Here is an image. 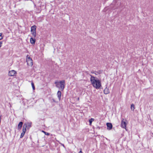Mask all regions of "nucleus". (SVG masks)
Wrapping results in <instances>:
<instances>
[{"mask_svg": "<svg viewBox=\"0 0 153 153\" xmlns=\"http://www.w3.org/2000/svg\"><path fill=\"white\" fill-rule=\"evenodd\" d=\"M91 76L90 81L93 87L97 89H99L100 88L101 86V81L98 79L96 77L90 75Z\"/></svg>", "mask_w": 153, "mask_h": 153, "instance_id": "obj_1", "label": "nucleus"}, {"mask_svg": "<svg viewBox=\"0 0 153 153\" xmlns=\"http://www.w3.org/2000/svg\"><path fill=\"white\" fill-rule=\"evenodd\" d=\"M32 124V123L31 122L25 123L23 125V128L25 129V130L26 131V128L27 129H29L31 127Z\"/></svg>", "mask_w": 153, "mask_h": 153, "instance_id": "obj_2", "label": "nucleus"}, {"mask_svg": "<svg viewBox=\"0 0 153 153\" xmlns=\"http://www.w3.org/2000/svg\"><path fill=\"white\" fill-rule=\"evenodd\" d=\"M59 83L60 84V87L61 88V90L63 91L65 87V82L64 80L60 81H59Z\"/></svg>", "mask_w": 153, "mask_h": 153, "instance_id": "obj_3", "label": "nucleus"}, {"mask_svg": "<svg viewBox=\"0 0 153 153\" xmlns=\"http://www.w3.org/2000/svg\"><path fill=\"white\" fill-rule=\"evenodd\" d=\"M26 61L28 65L32 66L33 65V60L30 57L27 58Z\"/></svg>", "mask_w": 153, "mask_h": 153, "instance_id": "obj_4", "label": "nucleus"}, {"mask_svg": "<svg viewBox=\"0 0 153 153\" xmlns=\"http://www.w3.org/2000/svg\"><path fill=\"white\" fill-rule=\"evenodd\" d=\"M16 74V71L12 70L9 71L8 74L10 76H14Z\"/></svg>", "mask_w": 153, "mask_h": 153, "instance_id": "obj_5", "label": "nucleus"}, {"mask_svg": "<svg viewBox=\"0 0 153 153\" xmlns=\"http://www.w3.org/2000/svg\"><path fill=\"white\" fill-rule=\"evenodd\" d=\"M124 120L123 119L121 121V126L122 128H126V122L123 121Z\"/></svg>", "mask_w": 153, "mask_h": 153, "instance_id": "obj_6", "label": "nucleus"}, {"mask_svg": "<svg viewBox=\"0 0 153 153\" xmlns=\"http://www.w3.org/2000/svg\"><path fill=\"white\" fill-rule=\"evenodd\" d=\"M107 129L108 130H111L112 128V125L111 123H106Z\"/></svg>", "mask_w": 153, "mask_h": 153, "instance_id": "obj_7", "label": "nucleus"}, {"mask_svg": "<svg viewBox=\"0 0 153 153\" xmlns=\"http://www.w3.org/2000/svg\"><path fill=\"white\" fill-rule=\"evenodd\" d=\"M23 124V122H20L19 123L17 127V129L18 130H20L21 129V128Z\"/></svg>", "mask_w": 153, "mask_h": 153, "instance_id": "obj_8", "label": "nucleus"}, {"mask_svg": "<svg viewBox=\"0 0 153 153\" xmlns=\"http://www.w3.org/2000/svg\"><path fill=\"white\" fill-rule=\"evenodd\" d=\"M62 93L60 91H58L57 92V95L59 99V100L60 101L61 100Z\"/></svg>", "mask_w": 153, "mask_h": 153, "instance_id": "obj_9", "label": "nucleus"}, {"mask_svg": "<svg viewBox=\"0 0 153 153\" xmlns=\"http://www.w3.org/2000/svg\"><path fill=\"white\" fill-rule=\"evenodd\" d=\"M26 131L25 130V129L23 128L22 129V132L21 133V134L20 136V138H22L24 136L26 132Z\"/></svg>", "mask_w": 153, "mask_h": 153, "instance_id": "obj_10", "label": "nucleus"}, {"mask_svg": "<svg viewBox=\"0 0 153 153\" xmlns=\"http://www.w3.org/2000/svg\"><path fill=\"white\" fill-rule=\"evenodd\" d=\"M30 42L32 44H34L36 42V39H35L31 37L30 39Z\"/></svg>", "mask_w": 153, "mask_h": 153, "instance_id": "obj_11", "label": "nucleus"}, {"mask_svg": "<svg viewBox=\"0 0 153 153\" xmlns=\"http://www.w3.org/2000/svg\"><path fill=\"white\" fill-rule=\"evenodd\" d=\"M104 93L105 94H107L109 93L108 89L107 88V87H106L104 89Z\"/></svg>", "mask_w": 153, "mask_h": 153, "instance_id": "obj_12", "label": "nucleus"}, {"mask_svg": "<svg viewBox=\"0 0 153 153\" xmlns=\"http://www.w3.org/2000/svg\"><path fill=\"white\" fill-rule=\"evenodd\" d=\"M36 27L35 25L31 27V31H36Z\"/></svg>", "mask_w": 153, "mask_h": 153, "instance_id": "obj_13", "label": "nucleus"}, {"mask_svg": "<svg viewBox=\"0 0 153 153\" xmlns=\"http://www.w3.org/2000/svg\"><path fill=\"white\" fill-rule=\"evenodd\" d=\"M94 119L93 118H91V119L89 120V125H91L93 121H94Z\"/></svg>", "mask_w": 153, "mask_h": 153, "instance_id": "obj_14", "label": "nucleus"}, {"mask_svg": "<svg viewBox=\"0 0 153 153\" xmlns=\"http://www.w3.org/2000/svg\"><path fill=\"white\" fill-rule=\"evenodd\" d=\"M31 32L32 34L33 35V36H34V37H35L36 36V31H31Z\"/></svg>", "mask_w": 153, "mask_h": 153, "instance_id": "obj_15", "label": "nucleus"}, {"mask_svg": "<svg viewBox=\"0 0 153 153\" xmlns=\"http://www.w3.org/2000/svg\"><path fill=\"white\" fill-rule=\"evenodd\" d=\"M131 110L134 111L135 109L134 105L133 104H132L131 105Z\"/></svg>", "mask_w": 153, "mask_h": 153, "instance_id": "obj_16", "label": "nucleus"}, {"mask_svg": "<svg viewBox=\"0 0 153 153\" xmlns=\"http://www.w3.org/2000/svg\"><path fill=\"white\" fill-rule=\"evenodd\" d=\"M42 132H43L46 135H49L50 134L49 133L47 132L44 131L42 130Z\"/></svg>", "mask_w": 153, "mask_h": 153, "instance_id": "obj_17", "label": "nucleus"}, {"mask_svg": "<svg viewBox=\"0 0 153 153\" xmlns=\"http://www.w3.org/2000/svg\"><path fill=\"white\" fill-rule=\"evenodd\" d=\"M31 84L32 86L33 90H35V87L34 83L33 82H31Z\"/></svg>", "mask_w": 153, "mask_h": 153, "instance_id": "obj_18", "label": "nucleus"}, {"mask_svg": "<svg viewBox=\"0 0 153 153\" xmlns=\"http://www.w3.org/2000/svg\"><path fill=\"white\" fill-rule=\"evenodd\" d=\"M3 37L2 36V33H0V40L2 39Z\"/></svg>", "mask_w": 153, "mask_h": 153, "instance_id": "obj_19", "label": "nucleus"}, {"mask_svg": "<svg viewBox=\"0 0 153 153\" xmlns=\"http://www.w3.org/2000/svg\"><path fill=\"white\" fill-rule=\"evenodd\" d=\"M95 72H97L95 71H91V73H92V74H95V75H97V74H96L95 73Z\"/></svg>", "mask_w": 153, "mask_h": 153, "instance_id": "obj_20", "label": "nucleus"}, {"mask_svg": "<svg viewBox=\"0 0 153 153\" xmlns=\"http://www.w3.org/2000/svg\"><path fill=\"white\" fill-rule=\"evenodd\" d=\"M55 84L56 85V86H57V87H58L57 86V85H59V83L58 82H55Z\"/></svg>", "mask_w": 153, "mask_h": 153, "instance_id": "obj_21", "label": "nucleus"}, {"mask_svg": "<svg viewBox=\"0 0 153 153\" xmlns=\"http://www.w3.org/2000/svg\"><path fill=\"white\" fill-rule=\"evenodd\" d=\"M2 42L1 41L0 42V48L1 46Z\"/></svg>", "mask_w": 153, "mask_h": 153, "instance_id": "obj_22", "label": "nucleus"}, {"mask_svg": "<svg viewBox=\"0 0 153 153\" xmlns=\"http://www.w3.org/2000/svg\"><path fill=\"white\" fill-rule=\"evenodd\" d=\"M97 73L98 74H100L101 73V71L99 70L98 72H97Z\"/></svg>", "mask_w": 153, "mask_h": 153, "instance_id": "obj_23", "label": "nucleus"}, {"mask_svg": "<svg viewBox=\"0 0 153 153\" xmlns=\"http://www.w3.org/2000/svg\"><path fill=\"white\" fill-rule=\"evenodd\" d=\"M79 153H83L81 149H80V151L79 152Z\"/></svg>", "mask_w": 153, "mask_h": 153, "instance_id": "obj_24", "label": "nucleus"}, {"mask_svg": "<svg viewBox=\"0 0 153 153\" xmlns=\"http://www.w3.org/2000/svg\"><path fill=\"white\" fill-rule=\"evenodd\" d=\"M96 128L97 129H98L99 130V129H100V128L99 126H97V127Z\"/></svg>", "mask_w": 153, "mask_h": 153, "instance_id": "obj_25", "label": "nucleus"}, {"mask_svg": "<svg viewBox=\"0 0 153 153\" xmlns=\"http://www.w3.org/2000/svg\"><path fill=\"white\" fill-rule=\"evenodd\" d=\"M63 147H64V148H65V145H64L63 144H62V143H61L60 144Z\"/></svg>", "mask_w": 153, "mask_h": 153, "instance_id": "obj_26", "label": "nucleus"}, {"mask_svg": "<svg viewBox=\"0 0 153 153\" xmlns=\"http://www.w3.org/2000/svg\"><path fill=\"white\" fill-rule=\"evenodd\" d=\"M52 100L53 101V102H56V101H55V100L53 99H52Z\"/></svg>", "mask_w": 153, "mask_h": 153, "instance_id": "obj_27", "label": "nucleus"}, {"mask_svg": "<svg viewBox=\"0 0 153 153\" xmlns=\"http://www.w3.org/2000/svg\"><path fill=\"white\" fill-rule=\"evenodd\" d=\"M115 8H116L114 7H113V8H112V9H115Z\"/></svg>", "mask_w": 153, "mask_h": 153, "instance_id": "obj_28", "label": "nucleus"}, {"mask_svg": "<svg viewBox=\"0 0 153 153\" xmlns=\"http://www.w3.org/2000/svg\"><path fill=\"white\" fill-rule=\"evenodd\" d=\"M79 98H78V100H79Z\"/></svg>", "mask_w": 153, "mask_h": 153, "instance_id": "obj_29", "label": "nucleus"}]
</instances>
